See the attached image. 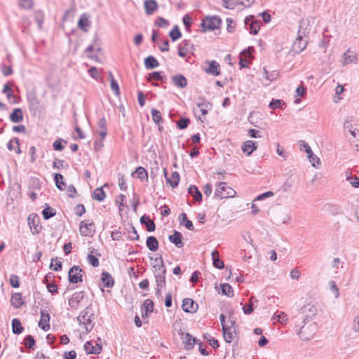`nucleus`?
<instances>
[{"mask_svg": "<svg viewBox=\"0 0 359 359\" xmlns=\"http://www.w3.org/2000/svg\"><path fill=\"white\" fill-rule=\"evenodd\" d=\"M56 211L51 207H46L42 210V215L44 219H48L50 217L55 216Z\"/></svg>", "mask_w": 359, "mask_h": 359, "instance_id": "ea45409f", "label": "nucleus"}, {"mask_svg": "<svg viewBox=\"0 0 359 359\" xmlns=\"http://www.w3.org/2000/svg\"><path fill=\"white\" fill-rule=\"evenodd\" d=\"M83 292L74 293L72 297L69 299V305L72 308L76 309L79 306L80 302L83 299Z\"/></svg>", "mask_w": 359, "mask_h": 359, "instance_id": "dca6fc26", "label": "nucleus"}, {"mask_svg": "<svg viewBox=\"0 0 359 359\" xmlns=\"http://www.w3.org/2000/svg\"><path fill=\"white\" fill-rule=\"evenodd\" d=\"M87 260L93 267H97L99 265L98 259L91 254L87 256Z\"/></svg>", "mask_w": 359, "mask_h": 359, "instance_id": "e2e57ef3", "label": "nucleus"}, {"mask_svg": "<svg viewBox=\"0 0 359 359\" xmlns=\"http://www.w3.org/2000/svg\"><path fill=\"white\" fill-rule=\"evenodd\" d=\"M137 175V177L143 180L148 179V175L147 170L142 166L137 167L135 172Z\"/></svg>", "mask_w": 359, "mask_h": 359, "instance_id": "c03bdc74", "label": "nucleus"}, {"mask_svg": "<svg viewBox=\"0 0 359 359\" xmlns=\"http://www.w3.org/2000/svg\"><path fill=\"white\" fill-rule=\"evenodd\" d=\"M155 25L159 27H165L168 25V21L162 17H159L155 22Z\"/></svg>", "mask_w": 359, "mask_h": 359, "instance_id": "774afa93", "label": "nucleus"}, {"mask_svg": "<svg viewBox=\"0 0 359 359\" xmlns=\"http://www.w3.org/2000/svg\"><path fill=\"white\" fill-rule=\"evenodd\" d=\"M222 332L223 337L226 343L232 342L237 337L236 327H232V326L223 325Z\"/></svg>", "mask_w": 359, "mask_h": 359, "instance_id": "6e6552de", "label": "nucleus"}, {"mask_svg": "<svg viewBox=\"0 0 359 359\" xmlns=\"http://www.w3.org/2000/svg\"><path fill=\"white\" fill-rule=\"evenodd\" d=\"M144 8L146 14L150 15L158 9V4L155 0H146Z\"/></svg>", "mask_w": 359, "mask_h": 359, "instance_id": "412c9836", "label": "nucleus"}, {"mask_svg": "<svg viewBox=\"0 0 359 359\" xmlns=\"http://www.w3.org/2000/svg\"><path fill=\"white\" fill-rule=\"evenodd\" d=\"M252 15L247 16L245 18V25L246 28L250 30V33L252 34H257L260 29L259 24L257 21H253Z\"/></svg>", "mask_w": 359, "mask_h": 359, "instance_id": "1a4fd4ad", "label": "nucleus"}, {"mask_svg": "<svg viewBox=\"0 0 359 359\" xmlns=\"http://www.w3.org/2000/svg\"><path fill=\"white\" fill-rule=\"evenodd\" d=\"M83 270L78 266H74L69 271V281L71 283H78L83 281Z\"/></svg>", "mask_w": 359, "mask_h": 359, "instance_id": "423d86ee", "label": "nucleus"}, {"mask_svg": "<svg viewBox=\"0 0 359 359\" xmlns=\"http://www.w3.org/2000/svg\"><path fill=\"white\" fill-rule=\"evenodd\" d=\"M212 259L213 266L219 269H222L224 267V264L223 261L219 259V252L216 250L212 252Z\"/></svg>", "mask_w": 359, "mask_h": 359, "instance_id": "393cba45", "label": "nucleus"}, {"mask_svg": "<svg viewBox=\"0 0 359 359\" xmlns=\"http://www.w3.org/2000/svg\"><path fill=\"white\" fill-rule=\"evenodd\" d=\"M179 219L180 220V224L184 225L189 230H194V227L192 222L187 219V215L184 212L180 215Z\"/></svg>", "mask_w": 359, "mask_h": 359, "instance_id": "f704fd0d", "label": "nucleus"}, {"mask_svg": "<svg viewBox=\"0 0 359 359\" xmlns=\"http://www.w3.org/2000/svg\"><path fill=\"white\" fill-rule=\"evenodd\" d=\"M257 147L255 142L248 140L243 143L242 149L244 153H247L248 155L250 156Z\"/></svg>", "mask_w": 359, "mask_h": 359, "instance_id": "c85d7f7f", "label": "nucleus"}, {"mask_svg": "<svg viewBox=\"0 0 359 359\" xmlns=\"http://www.w3.org/2000/svg\"><path fill=\"white\" fill-rule=\"evenodd\" d=\"M140 223L146 226L147 230L149 232L155 231V223L148 216L143 215L140 217Z\"/></svg>", "mask_w": 359, "mask_h": 359, "instance_id": "bb28decb", "label": "nucleus"}, {"mask_svg": "<svg viewBox=\"0 0 359 359\" xmlns=\"http://www.w3.org/2000/svg\"><path fill=\"white\" fill-rule=\"evenodd\" d=\"M41 319L39 323V326L43 330L46 331L49 330V321H50V315L49 313L44 311L41 310L40 312Z\"/></svg>", "mask_w": 359, "mask_h": 359, "instance_id": "ddd939ff", "label": "nucleus"}, {"mask_svg": "<svg viewBox=\"0 0 359 359\" xmlns=\"http://www.w3.org/2000/svg\"><path fill=\"white\" fill-rule=\"evenodd\" d=\"M356 60V54L354 51L348 49L342 56L341 64L343 66H346L351 63L355 62Z\"/></svg>", "mask_w": 359, "mask_h": 359, "instance_id": "4468645a", "label": "nucleus"}, {"mask_svg": "<svg viewBox=\"0 0 359 359\" xmlns=\"http://www.w3.org/2000/svg\"><path fill=\"white\" fill-rule=\"evenodd\" d=\"M101 280L103 285L107 287H112L114 284V279L111 274L107 271L102 273Z\"/></svg>", "mask_w": 359, "mask_h": 359, "instance_id": "a878e982", "label": "nucleus"}, {"mask_svg": "<svg viewBox=\"0 0 359 359\" xmlns=\"http://www.w3.org/2000/svg\"><path fill=\"white\" fill-rule=\"evenodd\" d=\"M163 173L166 178L167 182L172 187V188L176 187L180 182V175L177 171L172 172L170 177H168L166 168L163 169Z\"/></svg>", "mask_w": 359, "mask_h": 359, "instance_id": "2eb2a0df", "label": "nucleus"}, {"mask_svg": "<svg viewBox=\"0 0 359 359\" xmlns=\"http://www.w3.org/2000/svg\"><path fill=\"white\" fill-rule=\"evenodd\" d=\"M11 302V305L14 308H20L23 304V302L22 300V294L20 293H14L13 294H12Z\"/></svg>", "mask_w": 359, "mask_h": 359, "instance_id": "72a5a7b5", "label": "nucleus"}, {"mask_svg": "<svg viewBox=\"0 0 359 359\" xmlns=\"http://www.w3.org/2000/svg\"><path fill=\"white\" fill-rule=\"evenodd\" d=\"M118 180L119 188L123 191H126L127 189V185H126V183L125 181L124 175L118 173Z\"/></svg>", "mask_w": 359, "mask_h": 359, "instance_id": "bf43d9fd", "label": "nucleus"}, {"mask_svg": "<svg viewBox=\"0 0 359 359\" xmlns=\"http://www.w3.org/2000/svg\"><path fill=\"white\" fill-rule=\"evenodd\" d=\"M196 105L200 109L203 115H206L208 111L212 109V104L209 102L203 100L202 98H198Z\"/></svg>", "mask_w": 359, "mask_h": 359, "instance_id": "aec40b11", "label": "nucleus"}, {"mask_svg": "<svg viewBox=\"0 0 359 359\" xmlns=\"http://www.w3.org/2000/svg\"><path fill=\"white\" fill-rule=\"evenodd\" d=\"M11 326L12 332H13V334H20L24 330V328L22 326V323L18 318H14L12 320Z\"/></svg>", "mask_w": 359, "mask_h": 359, "instance_id": "473e14b6", "label": "nucleus"}, {"mask_svg": "<svg viewBox=\"0 0 359 359\" xmlns=\"http://www.w3.org/2000/svg\"><path fill=\"white\" fill-rule=\"evenodd\" d=\"M88 25V20L84 15H82L79 22L78 26L84 32H87V29L86 28Z\"/></svg>", "mask_w": 359, "mask_h": 359, "instance_id": "864d4df0", "label": "nucleus"}, {"mask_svg": "<svg viewBox=\"0 0 359 359\" xmlns=\"http://www.w3.org/2000/svg\"><path fill=\"white\" fill-rule=\"evenodd\" d=\"M10 284L14 288H18L20 285L19 278L17 275L12 274L10 277Z\"/></svg>", "mask_w": 359, "mask_h": 359, "instance_id": "0e129e2a", "label": "nucleus"}, {"mask_svg": "<svg viewBox=\"0 0 359 359\" xmlns=\"http://www.w3.org/2000/svg\"><path fill=\"white\" fill-rule=\"evenodd\" d=\"M182 308L186 313H195L198 306V304L191 298H185L182 301Z\"/></svg>", "mask_w": 359, "mask_h": 359, "instance_id": "9d476101", "label": "nucleus"}, {"mask_svg": "<svg viewBox=\"0 0 359 359\" xmlns=\"http://www.w3.org/2000/svg\"><path fill=\"white\" fill-rule=\"evenodd\" d=\"M62 139L56 140L53 144V149L56 151H62L64 149V146L62 144Z\"/></svg>", "mask_w": 359, "mask_h": 359, "instance_id": "338daca9", "label": "nucleus"}, {"mask_svg": "<svg viewBox=\"0 0 359 359\" xmlns=\"http://www.w3.org/2000/svg\"><path fill=\"white\" fill-rule=\"evenodd\" d=\"M219 65L215 60L209 62L208 68L205 69V72L213 76H218L220 74Z\"/></svg>", "mask_w": 359, "mask_h": 359, "instance_id": "b1692460", "label": "nucleus"}, {"mask_svg": "<svg viewBox=\"0 0 359 359\" xmlns=\"http://www.w3.org/2000/svg\"><path fill=\"white\" fill-rule=\"evenodd\" d=\"M142 306L144 308L146 313H151L154 309V302L147 299L144 302Z\"/></svg>", "mask_w": 359, "mask_h": 359, "instance_id": "4d7b16f0", "label": "nucleus"}, {"mask_svg": "<svg viewBox=\"0 0 359 359\" xmlns=\"http://www.w3.org/2000/svg\"><path fill=\"white\" fill-rule=\"evenodd\" d=\"M307 158L313 167L318 168V166L320 165V161L319 158L314 155L312 151L311 153L307 154Z\"/></svg>", "mask_w": 359, "mask_h": 359, "instance_id": "a18cd8bd", "label": "nucleus"}, {"mask_svg": "<svg viewBox=\"0 0 359 359\" xmlns=\"http://www.w3.org/2000/svg\"><path fill=\"white\" fill-rule=\"evenodd\" d=\"M146 245L150 251L155 252L158 249L159 243L155 236H150L147 238Z\"/></svg>", "mask_w": 359, "mask_h": 359, "instance_id": "4be33fe9", "label": "nucleus"}, {"mask_svg": "<svg viewBox=\"0 0 359 359\" xmlns=\"http://www.w3.org/2000/svg\"><path fill=\"white\" fill-rule=\"evenodd\" d=\"M188 192L193 196L196 201H201L203 197L202 194L195 185H191L188 189Z\"/></svg>", "mask_w": 359, "mask_h": 359, "instance_id": "2f4dec72", "label": "nucleus"}, {"mask_svg": "<svg viewBox=\"0 0 359 359\" xmlns=\"http://www.w3.org/2000/svg\"><path fill=\"white\" fill-rule=\"evenodd\" d=\"M110 86L111 90L116 95H118L120 94L119 86L117 81L115 79H111Z\"/></svg>", "mask_w": 359, "mask_h": 359, "instance_id": "680f3d73", "label": "nucleus"}, {"mask_svg": "<svg viewBox=\"0 0 359 359\" xmlns=\"http://www.w3.org/2000/svg\"><path fill=\"white\" fill-rule=\"evenodd\" d=\"M169 35L173 41H177L182 36V34L177 25H175L172 29L170 32Z\"/></svg>", "mask_w": 359, "mask_h": 359, "instance_id": "79ce46f5", "label": "nucleus"}, {"mask_svg": "<svg viewBox=\"0 0 359 359\" xmlns=\"http://www.w3.org/2000/svg\"><path fill=\"white\" fill-rule=\"evenodd\" d=\"M166 269H163L161 272L155 273V279L158 287H163L165 285Z\"/></svg>", "mask_w": 359, "mask_h": 359, "instance_id": "7c9ffc66", "label": "nucleus"}, {"mask_svg": "<svg viewBox=\"0 0 359 359\" xmlns=\"http://www.w3.org/2000/svg\"><path fill=\"white\" fill-rule=\"evenodd\" d=\"M50 269L55 271H59L62 270V262L60 260H57V259H52V262L50 265Z\"/></svg>", "mask_w": 359, "mask_h": 359, "instance_id": "6e6d98bb", "label": "nucleus"}, {"mask_svg": "<svg viewBox=\"0 0 359 359\" xmlns=\"http://www.w3.org/2000/svg\"><path fill=\"white\" fill-rule=\"evenodd\" d=\"M144 66L147 69H152L159 66V62L155 57L149 55L144 59Z\"/></svg>", "mask_w": 359, "mask_h": 359, "instance_id": "c756f323", "label": "nucleus"}, {"mask_svg": "<svg viewBox=\"0 0 359 359\" xmlns=\"http://www.w3.org/2000/svg\"><path fill=\"white\" fill-rule=\"evenodd\" d=\"M298 144L300 150H304L307 154L311 153L312 150L310 146L305 141L299 140Z\"/></svg>", "mask_w": 359, "mask_h": 359, "instance_id": "13d9d810", "label": "nucleus"}, {"mask_svg": "<svg viewBox=\"0 0 359 359\" xmlns=\"http://www.w3.org/2000/svg\"><path fill=\"white\" fill-rule=\"evenodd\" d=\"M172 81L178 88H184L187 86V80L182 74L172 76Z\"/></svg>", "mask_w": 359, "mask_h": 359, "instance_id": "6ab92c4d", "label": "nucleus"}, {"mask_svg": "<svg viewBox=\"0 0 359 359\" xmlns=\"http://www.w3.org/2000/svg\"><path fill=\"white\" fill-rule=\"evenodd\" d=\"M318 309L316 306L313 304L304 305L299 310H297V313L292 317L295 326L299 327L297 334L303 340H309L310 337L305 335L306 331L305 324L306 322L311 320L313 317L317 314Z\"/></svg>", "mask_w": 359, "mask_h": 359, "instance_id": "f257e3e1", "label": "nucleus"}, {"mask_svg": "<svg viewBox=\"0 0 359 359\" xmlns=\"http://www.w3.org/2000/svg\"><path fill=\"white\" fill-rule=\"evenodd\" d=\"M79 231L82 236H93L95 232V225L89 220L81 221L79 224Z\"/></svg>", "mask_w": 359, "mask_h": 359, "instance_id": "39448f33", "label": "nucleus"}, {"mask_svg": "<svg viewBox=\"0 0 359 359\" xmlns=\"http://www.w3.org/2000/svg\"><path fill=\"white\" fill-rule=\"evenodd\" d=\"M64 177L63 175L60 173H55L54 175V181L55 182V185L57 188L60 190H64L65 187V184L63 182Z\"/></svg>", "mask_w": 359, "mask_h": 359, "instance_id": "4c0bfd02", "label": "nucleus"}, {"mask_svg": "<svg viewBox=\"0 0 359 359\" xmlns=\"http://www.w3.org/2000/svg\"><path fill=\"white\" fill-rule=\"evenodd\" d=\"M227 26L226 30L228 32L232 33L235 30L236 22L231 18L226 19Z\"/></svg>", "mask_w": 359, "mask_h": 359, "instance_id": "69168bd1", "label": "nucleus"}, {"mask_svg": "<svg viewBox=\"0 0 359 359\" xmlns=\"http://www.w3.org/2000/svg\"><path fill=\"white\" fill-rule=\"evenodd\" d=\"M253 47H248V49H245L241 52L239 60V65L241 69L246 68L248 67V60H247V58L243 57V56L249 57H251L252 52L253 51Z\"/></svg>", "mask_w": 359, "mask_h": 359, "instance_id": "f8f14e48", "label": "nucleus"}, {"mask_svg": "<svg viewBox=\"0 0 359 359\" xmlns=\"http://www.w3.org/2000/svg\"><path fill=\"white\" fill-rule=\"evenodd\" d=\"M222 20L217 15H207L202 20L201 24V32H206L207 31H212L219 29Z\"/></svg>", "mask_w": 359, "mask_h": 359, "instance_id": "f03ea898", "label": "nucleus"}, {"mask_svg": "<svg viewBox=\"0 0 359 359\" xmlns=\"http://www.w3.org/2000/svg\"><path fill=\"white\" fill-rule=\"evenodd\" d=\"M27 101L29 104V109L31 110H37L39 106V101L36 96L34 94H29L27 95Z\"/></svg>", "mask_w": 359, "mask_h": 359, "instance_id": "e433bc0d", "label": "nucleus"}, {"mask_svg": "<svg viewBox=\"0 0 359 359\" xmlns=\"http://www.w3.org/2000/svg\"><path fill=\"white\" fill-rule=\"evenodd\" d=\"M25 344L28 348H33L35 345V340L32 335H27L25 338Z\"/></svg>", "mask_w": 359, "mask_h": 359, "instance_id": "052dcab7", "label": "nucleus"}, {"mask_svg": "<svg viewBox=\"0 0 359 359\" xmlns=\"http://www.w3.org/2000/svg\"><path fill=\"white\" fill-rule=\"evenodd\" d=\"M88 308L85 309L81 312L79 316L77 317L79 324L83 325L85 327L86 332L88 333L91 331L94 327V323L90 319L92 314L89 315Z\"/></svg>", "mask_w": 359, "mask_h": 359, "instance_id": "20e7f679", "label": "nucleus"}, {"mask_svg": "<svg viewBox=\"0 0 359 359\" xmlns=\"http://www.w3.org/2000/svg\"><path fill=\"white\" fill-rule=\"evenodd\" d=\"M34 18L35 21L38 25L39 29H41L42 24L43 22V13L41 11H36L34 13Z\"/></svg>", "mask_w": 359, "mask_h": 359, "instance_id": "8fccbe9b", "label": "nucleus"}, {"mask_svg": "<svg viewBox=\"0 0 359 359\" xmlns=\"http://www.w3.org/2000/svg\"><path fill=\"white\" fill-rule=\"evenodd\" d=\"M235 195L236 191L228 187L226 182H219L215 191V196L220 198H231Z\"/></svg>", "mask_w": 359, "mask_h": 359, "instance_id": "7ed1b4c3", "label": "nucleus"}, {"mask_svg": "<svg viewBox=\"0 0 359 359\" xmlns=\"http://www.w3.org/2000/svg\"><path fill=\"white\" fill-rule=\"evenodd\" d=\"M189 123H190V121L188 118L182 117L177 122V126L179 129L183 130L188 127V125Z\"/></svg>", "mask_w": 359, "mask_h": 359, "instance_id": "3c124183", "label": "nucleus"}, {"mask_svg": "<svg viewBox=\"0 0 359 359\" xmlns=\"http://www.w3.org/2000/svg\"><path fill=\"white\" fill-rule=\"evenodd\" d=\"M307 45V41L304 39L302 35H299V36L296 39L295 41L293 43L292 49L294 53H299L302 50H304Z\"/></svg>", "mask_w": 359, "mask_h": 359, "instance_id": "9b49d317", "label": "nucleus"}, {"mask_svg": "<svg viewBox=\"0 0 359 359\" xmlns=\"http://www.w3.org/2000/svg\"><path fill=\"white\" fill-rule=\"evenodd\" d=\"M222 293L227 297H232L233 295V290L232 287L228 283H224L221 285Z\"/></svg>", "mask_w": 359, "mask_h": 359, "instance_id": "37998d69", "label": "nucleus"}, {"mask_svg": "<svg viewBox=\"0 0 359 359\" xmlns=\"http://www.w3.org/2000/svg\"><path fill=\"white\" fill-rule=\"evenodd\" d=\"M84 350L86 351V352L87 353V354H99L100 353L102 349V346H97V347H94V346H93L91 341H86L84 344Z\"/></svg>", "mask_w": 359, "mask_h": 359, "instance_id": "cd10ccee", "label": "nucleus"}, {"mask_svg": "<svg viewBox=\"0 0 359 359\" xmlns=\"http://www.w3.org/2000/svg\"><path fill=\"white\" fill-rule=\"evenodd\" d=\"M105 194L102 187L96 188L93 191V198L98 201H102L105 198Z\"/></svg>", "mask_w": 359, "mask_h": 359, "instance_id": "58836bf2", "label": "nucleus"}, {"mask_svg": "<svg viewBox=\"0 0 359 359\" xmlns=\"http://www.w3.org/2000/svg\"><path fill=\"white\" fill-rule=\"evenodd\" d=\"M158 260H160V264H156L153 266L155 273L161 272L163 269H165L164 262L161 256L155 259V262H158Z\"/></svg>", "mask_w": 359, "mask_h": 359, "instance_id": "49530a36", "label": "nucleus"}, {"mask_svg": "<svg viewBox=\"0 0 359 359\" xmlns=\"http://www.w3.org/2000/svg\"><path fill=\"white\" fill-rule=\"evenodd\" d=\"M170 242L175 244L177 248H182L184 245L182 239V235L180 232L175 231L172 235H170L168 237Z\"/></svg>", "mask_w": 359, "mask_h": 359, "instance_id": "a211bd4d", "label": "nucleus"}, {"mask_svg": "<svg viewBox=\"0 0 359 359\" xmlns=\"http://www.w3.org/2000/svg\"><path fill=\"white\" fill-rule=\"evenodd\" d=\"M257 299L252 296L250 299L249 304L243 306V311L245 314H250L254 311V303H257Z\"/></svg>", "mask_w": 359, "mask_h": 359, "instance_id": "c9c22d12", "label": "nucleus"}, {"mask_svg": "<svg viewBox=\"0 0 359 359\" xmlns=\"http://www.w3.org/2000/svg\"><path fill=\"white\" fill-rule=\"evenodd\" d=\"M193 44H191L189 41L184 40L182 43L178 46L179 56L181 57H185L189 50L193 48Z\"/></svg>", "mask_w": 359, "mask_h": 359, "instance_id": "f3484780", "label": "nucleus"}, {"mask_svg": "<svg viewBox=\"0 0 359 359\" xmlns=\"http://www.w3.org/2000/svg\"><path fill=\"white\" fill-rule=\"evenodd\" d=\"M179 334L181 336V339L184 344V348L187 350H191L194 348L195 344L198 343V339L193 337L189 333H184L182 331L179 332Z\"/></svg>", "mask_w": 359, "mask_h": 359, "instance_id": "0eeeda50", "label": "nucleus"}, {"mask_svg": "<svg viewBox=\"0 0 359 359\" xmlns=\"http://www.w3.org/2000/svg\"><path fill=\"white\" fill-rule=\"evenodd\" d=\"M161 72H154L149 74L148 81L151 79L163 81L164 79V76H163Z\"/></svg>", "mask_w": 359, "mask_h": 359, "instance_id": "603ef678", "label": "nucleus"}, {"mask_svg": "<svg viewBox=\"0 0 359 359\" xmlns=\"http://www.w3.org/2000/svg\"><path fill=\"white\" fill-rule=\"evenodd\" d=\"M283 104L285 105V103H284L281 100L273 99L269 104V107L272 109H276L282 108Z\"/></svg>", "mask_w": 359, "mask_h": 359, "instance_id": "5fc2aeb1", "label": "nucleus"}, {"mask_svg": "<svg viewBox=\"0 0 359 359\" xmlns=\"http://www.w3.org/2000/svg\"><path fill=\"white\" fill-rule=\"evenodd\" d=\"M151 113L153 121L155 123L159 124L160 123L163 122V118L161 116V112L158 110H157L154 108H152L151 110Z\"/></svg>", "mask_w": 359, "mask_h": 359, "instance_id": "a19ab883", "label": "nucleus"}, {"mask_svg": "<svg viewBox=\"0 0 359 359\" xmlns=\"http://www.w3.org/2000/svg\"><path fill=\"white\" fill-rule=\"evenodd\" d=\"M273 320H276L278 323L281 324H285L288 320L287 316L285 313L281 312L279 314L274 315L272 318Z\"/></svg>", "mask_w": 359, "mask_h": 359, "instance_id": "09e8293b", "label": "nucleus"}, {"mask_svg": "<svg viewBox=\"0 0 359 359\" xmlns=\"http://www.w3.org/2000/svg\"><path fill=\"white\" fill-rule=\"evenodd\" d=\"M10 120L13 123H20L23 120V112L20 108H15L10 114Z\"/></svg>", "mask_w": 359, "mask_h": 359, "instance_id": "5701e85b", "label": "nucleus"}, {"mask_svg": "<svg viewBox=\"0 0 359 359\" xmlns=\"http://www.w3.org/2000/svg\"><path fill=\"white\" fill-rule=\"evenodd\" d=\"M18 6L26 10L32 9L34 6V1L32 0H18Z\"/></svg>", "mask_w": 359, "mask_h": 359, "instance_id": "de8ad7c7", "label": "nucleus"}]
</instances>
